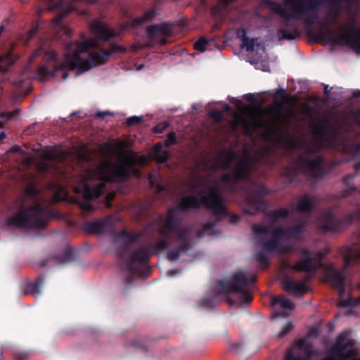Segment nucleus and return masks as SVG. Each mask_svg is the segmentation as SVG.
<instances>
[{
	"instance_id": "1",
	"label": "nucleus",
	"mask_w": 360,
	"mask_h": 360,
	"mask_svg": "<svg viewBox=\"0 0 360 360\" xmlns=\"http://www.w3.org/2000/svg\"><path fill=\"white\" fill-rule=\"evenodd\" d=\"M96 47V40L90 37L82 41L67 43L64 60L58 61V53L51 51L48 55L50 63L40 66L38 74L43 79H46L58 71L77 70L83 73L105 64L109 60V54L105 53V49H101L100 51H91Z\"/></svg>"
},
{
	"instance_id": "2",
	"label": "nucleus",
	"mask_w": 360,
	"mask_h": 360,
	"mask_svg": "<svg viewBox=\"0 0 360 360\" xmlns=\"http://www.w3.org/2000/svg\"><path fill=\"white\" fill-rule=\"evenodd\" d=\"M95 176L101 181L96 185L91 186L87 180H83L75 188V191L84 197V201L77 202L84 214L95 210L91 200L99 198L103 193L106 181L117 179L127 180L131 176V169L126 165H114L108 162L97 167Z\"/></svg>"
},
{
	"instance_id": "3",
	"label": "nucleus",
	"mask_w": 360,
	"mask_h": 360,
	"mask_svg": "<svg viewBox=\"0 0 360 360\" xmlns=\"http://www.w3.org/2000/svg\"><path fill=\"white\" fill-rule=\"evenodd\" d=\"M256 281V276H248L245 273L236 272L233 274L231 280L228 281H219L212 290V297H203L200 304L205 309H212L214 307V298L221 295L229 293L240 294V302L243 304H250L253 300L250 290Z\"/></svg>"
},
{
	"instance_id": "4",
	"label": "nucleus",
	"mask_w": 360,
	"mask_h": 360,
	"mask_svg": "<svg viewBox=\"0 0 360 360\" xmlns=\"http://www.w3.org/2000/svg\"><path fill=\"white\" fill-rule=\"evenodd\" d=\"M51 218L59 219L60 216L53 211H47L41 202H37L21 207L8 219L7 223L26 230H42Z\"/></svg>"
},
{
	"instance_id": "5",
	"label": "nucleus",
	"mask_w": 360,
	"mask_h": 360,
	"mask_svg": "<svg viewBox=\"0 0 360 360\" xmlns=\"http://www.w3.org/2000/svg\"><path fill=\"white\" fill-rule=\"evenodd\" d=\"M286 5L290 8V11L287 12L283 5L273 0H262V5L276 14L282 17L285 21V26L292 25L290 21L292 19L303 20L307 26L311 27L313 24L319 18V15L314 12L312 5L309 1L303 0H283Z\"/></svg>"
},
{
	"instance_id": "6",
	"label": "nucleus",
	"mask_w": 360,
	"mask_h": 360,
	"mask_svg": "<svg viewBox=\"0 0 360 360\" xmlns=\"http://www.w3.org/2000/svg\"><path fill=\"white\" fill-rule=\"evenodd\" d=\"M314 150L310 148L304 149V152L297 155L296 166H286L283 169L282 176L287 179L288 184L293 182L300 172L307 174L311 178L321 180L325 176L323 169L324 158L318 155L314 159H311L310 155Z\"/></svg>"
},
{
	"instance_id": "7",
	"label": "nucleus",
	"mask_w": 360,
	"mask_h": 360,
	"mask_svg": "<svg viewBox=\"0 0 360 360\" xmlns=\"http://www.w3.org/2000/svg\"><path fill=\"white\" fill-rule=\"evenodd\" d=\"M344 264L341 269L333 266L328 269V278L331 285L338 290L340 295L345 292V278L350 266L356 262H360V248L345 247L342 250Z\"/></svg>"
},
{
	"instance_id": "8",
	"label": "nucleus",
	"mask_w": 360,
	"mask_h": 360,
	"mask_svg": "<svg viewBox=\"0 0 360 360\" xmlns=\"http://www.w3.org/2000/svg\"><path fill=\"white\" fill-rule=\"evenodd\" d=\"M348 32L335 34L334 30L329 25L322 26L314 37L319 42H326L338 45H347L360 52V30L358 31L353 26L347 25Z\"/></svg>"
},
{
	"instance_id": "9",
	"label": "nucleus",
	"mask_w": 360,
	"mask_h": 360,
	"mask_svg": "<svg viewBox=\"0 0 360 360\" xmlns=\"http://www.w3.org/2000/svg\"><path fill=\"white\" fill-rule=\"evenodd\" d=\"M272 193L264 184L252 182L245 192L243 212L250 215L264 212L268 205L265 198Z\"/></svg>"
},
{
	"instance_id": "10",
	"label": "nucleus",
	"mask_w": 360,
	"mask_h": 360,
	"mask_svg": "<svg viewBox=\"0 0 360 360\" xmlns=\"http://www.w3.org/2000/svg\"><path fill=\"white\" fill-rule=\"evenodd\" d=\"M252 169V163L249 158L240 159L231 172L221 176V181L230 191L234 192L238 182L251 180Z\"/></svg>"
},
{
	"instance_id": "11",
	"label": "nucleus",
	"mask_w": 360,
	"mask_h": 360,
	"mask_svg": "<svg viewBox=\"0 0 360 360\" xmlns=\"http://www.w3.org/2000/svg\"><path fill=\"white\" fill-rule=\"evenodd\" d=\"M360 220V210L352 212L345 215L342 219L335 217L332 209L322 212L319 217L320 229L324 232H333L339 230L342 226L352 224L354 221Z\"/></svg>"
},
{
	"instance_id": "12",
	"label": "nucleus",
	"mask_w": 360,
	"mask_h": 360,
	"mask_svg": "<svg viewBox=\"0 0 360 360\" xmlns=\"http://www.w3.org/2000/svg\"><path fill=\"white\" fill-rule=\"evenodd\" d=\"M300 252L302 258L295 264H291L288 267L296 272L307 273L304 280L309 281L311 279L313 274L316 271L317 269L323 266V263L321 260L316 262L315 259L312 257V252L308 248H301Z\"/></svg>"
},
{
	"instance_id": "13",
	"label": "nucleus",
	"mask_w": 360,
	"mask_h": 360,
	"mask_svg": "<svg viewBox=\"0 0 360 360\" xmlns=\"http://www.w3.org/2000/svg\"><path fill=\"white\" fill-rule=\"evenodd\" d=\"M203 207L209 209L212 213L221 219L227 216L224 198L217 186H209V193L200 196Z\"/></svg>"
},
{
	"instance_id": "14",
	"label": "nucleus",
	"mask_w": 360,
	"mask_h": 360,
	"mask_svg": "<svg viewBox=\"0 0 360 360\" xmlns=\"http://www.w3.org/2000/svg\"><path fill=\"white\" fill-rule=\"evenodd\" d=\"M175 207L169 210L163 228L160 229L159 233L162 237H169L171 234H175L178 240H185L188 236H190V229L188 227H181L179 226L180 219L176 217Z\"/></svg>"
},
{
	"instance_id": "15",
	"label": "nucleus",
	"mask_w": 360,
	"mask_h": 360,
	"mask_svg": "<svg viewBox=\"0 0 360 360\" xmlns=\"http://www.w3.org/2000/svg\"><path fill=\"white\" fill-rule=\"evenodd\" d=\"M282 107L283 103L274 109L277 114L276 129L278 140L280 143L288 145V146L292 149H301V145L298 143L293 137H292L289 134H283L282 132L283 128L284 127H286L287 129L290 127L288 112L283 111Z\"/></svg>"
},
{
	"instance_id": "16",
	"label": "nucleus",
	"mask_w": 360,
	"mask_h": 360,
	"mask_svg": "<svg viewBox=\"0 0 360 360\" xmlns=\"http://www.w3.org/2000/svg\"><path fill=\"white\" fill-rule=\"evenodd\" d=\"M167 237L160 239L157 244H146L139 247L133 252L132 262L139 261L140 264L146 265L149 262L152 255L158 254L160 250H165L169 247Z\"/></svg>"
},
{
	"instance_id": "17",
	"label": "nucleus",
	"mask_w": 360,
	"mask_h": 360,
	"mask_svg": "<svg viewBox=\"0 0 360 360\" xmlns=\"http://www.w3.org/2000/svg\"><path fill=\"white\" fill-rule=\"evenodd\" d=\"M280 241L272 234V236L262 243V250L259 251L256 255L257 261L260 265L266 269L269 264L268 253L278 252L281 248Z\"/></svg>"
},
{
	"instance_id": "18",
	"label": "nucleus",
	"mask_w": 360,
	"mask_h": 360,
	"mask_svg": "<svg viewBox=\"0 0 360 360\" xmlns=\"http://www.w3.org/2000/svg\"><path fill=\"white\" fill-rule=\"evenodd\" d=\"M90 28L96 38L103 42L110 41L111 39L121 34V31L117 32L98 20H93L90 24Z\"/></svg>"
},
{
	"instance_id": "19",
	"label": "nucleus",
	"mask_w": 360,
	"mask_h": 360,
	"mask_svg": "<svg viewBox=\"0 0 360 360\" xmlns=\"http://www.w3.org/2000/svg\"><path fill=\"white\" fill-rule=\"evenodd\" d=\"M114 236L118 238L124 240L123 244L117 249V255L120 259L130 257V245L138 240L139 236L132 233L123 230L120 232H115Z\"/></svg>"
},
{
	"instance_id": "20",
	"label": "nucleus",
	"mask_w": 360,
	"mask_h": 360,
	"mask_svg": "<svg viewBox=\"0 0 360 360\" xmlns=\"http://www.w3.org/2000/svg\"><path fill=\"white\" fill-rule=\"evenodd\" d=\"M172 32V27L166 23L153 24L146 28L147 37L150 39H157L161 45L167 43V37L171 36Z\"/></svg>"
},
{
	"instance_id": "21",
	"label": "nucleus",
	"mask_w": 360,
	"mask_h": 360,
	"mask_svg": "<svg viewBox=\"0 0 360 360\" xmlns=\"http://www.w3.org/2000/svg\"><path fill=\"white\" fill-rule=\"evenodd\" d=\"M354 345V340L348 338V333L345 331L342 332L337 337L335 343L330 348L331 354L338 359L348 357L345 352L348 347H352Z\"/></svg>"
},
{
	"instance_id": "22",
	"label": "nucleus",
	"mask_w": 360,
	"mask_h": 360,
	"mask_svg": "<svg viewBox=\"0 0 360 360\" xmlns=\"http://www.w3.org/2000/svg\"><path fill=\"white\" fill-rule=\"evenodd\" d=\"M203 207L201 197L195 195H184L179 202L176 205L175 210L181 212H188L191 210H199Z\"/></svg>"
},
{
	"instance_id": "23",
	"label": "nucleus",
	"mask_w": 360,
	"mask_h": 360,
	"mask_svg": "<svg viewBox=\"0 0 360 360\" xmlns=\"http://www.w3.org/2000/svg\"><path fill=\"white\" fill-rule=\"evenodd\" d=\"M252 231L257 237L272 233L279 241L283 239H288L285 228L278 227L274 229L273 224H255L252 226Z\"/></svg>"
},
{
	"instance_id": "24",
	"label": "nucleus",
	"mask_w": 360,
	"mask_h": 360,
	"mask_svg": "<svg viewBox=\"0 0 360 360\" xmlns=\"http://www.w3.org/2000/svg\"><path fill=\"white\" fill-rule=\"evenodd\" d=\"M307 282L305 280L297 281L288 277L282 281V285L283 290L288 294L302 296L309 292V288L306 285Z\"/></svg>"
},
{
	"instance_id": "25",
	"label": "nucleus",
	"mask_w": 360,
	"mask_h": 360,
	"mask_svg": "<svg viewBox=\"0 0 360 360\" xmlns=\"http://www.w3.org/2000/svg\"><path fill=\"white\" fill-rule=\"evenodd\" d=\"M112 226L113 222L111 217H107L104 219H96L87 222L84 225V230L89 233L102 234Z\"/></svg>"
},
{
	"instance_id": "26",
	"label": "nucleus",
	"mask_w": 360,
	"mask_h": 360,
	"mask_svg": "<svg viewBox=\"0 0 360 360\" xmlns=\"http://www.w3.org/2000/svg\"><path fill=\"white\" fill-rule=\"evenodd\" d=\"M179 240L181 242L180 244L167 252V257L171 262L177 260L181 253H186L191 248V236H188L185 240Z\"/></svg>"
},
{
	"instance_id": "27",
	"label": "nucleus",
	"mask_w": 360,
	"mask_h": 360,
	"mask_svg": "<svg viewBox=\"0 0 360 360\" xmlns=\"http://www.w3.org/2000/svg\"><path fill=\"white\" fill-rule=\"evenodd\" d=\"M316 206L314 200L307 194L301 195L297 200V210L303 214H311Z\"/></svg>"
},
{
	"instance_id": "28",
	"label": "nucleus",
	"mask_w": 360,
	"mask_h": 360,
	"mask_svg": "<svg viewBox=\"0 0 360 360\" xmlns=\"http://www.w3.org/2000/svg\"><path fill=\"white\" fill-rule=\"evenodd\" d=\"M156 15V8L149 9L143 15L134 18L131 22V26L134 28L141 27L146 22L153 20Z\"/></svg>"
},
{
	"instance_id": "29",
	"label": "nucleus",
	"mask_w": 360,
	"mask_h": 360,
	"mask_svg": "<svg viewBox=\"0 0 360 360\" xmlns=\"http://www.w3.org/2000/svg\"><path fill=\"white\" fill-rule=\"evenodd\" d=\"M132 259L133 255L130 257L122 259V261H125L126 265L127 266L129 270V272L125 278L126 283L128 285H130L131 284L136 274L139 272V266H137L136 264H140L139 261L132 262Z\"/></svg>"
},
{
	"instance_id": "30",
	"label": "nucleus",
	"mask_w": 360,
	"mask_h": 360,
	"mask_svg": "<svg viewBox=\"0 0 360 360\" xmlns=\"http://www.w3.org/2000/svg\"><path fill=\"white\" fill-rule=\"evenodd\" d=\"M290 211L287 208H280L278 210H271L266 213V216L268 217L271 224L274 225L279 219H285L290 216Z\"/></svg>"
},
{
	"instance_id": "31",
	"label": "nucleus",
	"mask_w": 360,
	"mask_h": 360,
	"mask_svg": "<svg viewBox=\"0 0 360 360\" xmlns=\"http://www.w3.org/2000/svg\"><path fill=\"white\" fill-rule=\"evenodd\" d=\"M45 283V278L44 276H39L37 278L35 282L29 283L27 284L24 293L25 295H33L34 296L39 295L41 294L40 288Z\"/></svg>"
},
{
	"instance_id": "32",
	"label": "nucleus",
	"mask_w": 360,
	"mask_h": 360,
	"mask_svg": "<svg viewBox=\"0 0 360 360\" xmlns=\"http://www.w3.org/2000/svg\"><path fill=\"white\" fill-rule=\"evenodd\" d=\"M271 304L272 306L278 305L284 310H292L295 308V304L290 300L277 296L271 297Z\"/></svg>"
},
{
	"instance_id": "33",
	"label": "nucleus",
	"mask_w": 360,
	"mask_h": 360,
	"mask_svg": "<svg viewBox=\"0 0 360 360\" xmlns=\"http://www.w3.org/2000/svg\"><path fill=\"white\" fill-rule=\"evenodd\" d=\"M277 36L281 40H294L300 36V32L297 28L292 30L280 28L277 32Z\"/></svg>"
},
{
	"instance_id": "34",
	"label": "nucleus",
	"mask_w": 360,
	"mask_h": 360,
	"mask_svg": "<svg viewBox=\"0 0 360 360\" xmlns=\"http://www.w3.org/2000/svg\"><path fill=\"white\" fill-rule=\"evenodd\" d=\"M305 226L306 223L304 221H301L300 223L295 226H290L285 228L287 231L286 233L288 239L291 238H295L297 236L302 233Z\"/></svg>"
},
{
	"instance_id": "35",
	"label": "nucleus",
	"mask_w": 360,
	"mask_h": 360,
	"mask_svg": "<svg viewBox=\"0 0 360 360\" xmlns=\"http://www.w3.org/2000/svg\"><path fill=\"white\" fill-rule=\"evenodd\" d=\"M237 155L234 152L226 153L224 155L219 157V165L221 169L231 167L233 160Z\"/></svg>"
},
{
	"instance_id": "36",
	"label": "nucleus",
	"mask_w": 360,
	"mask_h": 360,
	"mask_svg": "<svg viewBox=\"0 0 360 360\" xmlns=\"http://www.w3.org/2000/svg\"><path fill=\"white\" fill-rule=\"evenodd\" d=\"M155 158L157 162L160 163L166 162L169 158V152L166 150H163L160 143H158L154 147Z\"/></svg>"
},
{
	"instance_id": "37",
	"label": "nucleus",
	"mask_w": 360,
	"mask_h": 360,
	"mask_svg": "<svg viewBox=\"0 0 360 360\" xmlns=\"http://www.w3.org/2000/svg\"><path fill=\"white\" fill-rule=\"evenodd\" d=\"M215 227V222L209 221L202 224V228L196 231V236L198 238H202L205 235H212L214 233Z\"/></svg>"
},
{
	"instance_id": "38",
	"label": "nucleus",
	"mask_w": 360,
	"mask_h": 360,
	"mask_svg": "<svg viewBox=\"0 0 360 360\" xmlns=\"http://www.w3.org/2000/svg\"><path fill=\"white\" fill-rule=\"evenodd\" d=\"M39 193V189L33 185H29L25 189V195L31 200H34V204L40 202L38 200Z\"/></svg>"
},
{
	"instance_id": "39",
	"label": "nucleus",
	"mask_w": 360,
	"mask_h": 360,
	"mask_svg": "<svg viewBox=\"0 0 360 360\" xmlns=\"http://www.w3.org/2000/svg\"><path fill=\"white\" fill-rule=\"evenodd\" d=\"M314 12L318 13L319 8L320 6L324 5L326 3H330L333 6H338L340 0H309Z\"/></svg>"
},
{
	"instance_id": "40",
	"label": "nucleus",
	"mask_w": 360,
	"mask_h": 360,
	"mask_svg": "<svg viewBox=\"0 0 360 360\" xmlns=\"http://www.w3.org/2000/svg\"><path fill=\"white\" fill-rule=\"evenodd\" d=\"M106 53L109 54V58L114 53H124L127 51V48L125 46L118 45L114 42H111L110 44V47L108 49H105Z\"/></svg>"
},
{
	"instance_id": "41",
	"label": "nucleus",
	"mask_w": 360,
	"mask_h": 360,
	"mask_svg": "<svg viewBox=\"0 0 360 360\" xmlns=\"http://www.w3.org/2000/svg\"><path fill=\"white\" fill-rule=\"evenodd\" d=\"M75 258V251L72 248H69L63 255L58 257L60 264H65L71 262Z\"/></svg>"
},
{
	"instance_id": "42",
	"label": "nucleus",
	"mask_w": 360,
	"mask_h": 360,
	"mask_svg": "<svg viewBox=\"0 0 360 360\" xmlns=\"http://www.w3.org/2000/svg\"><path fill=\"white\" fill-rule=\"evenodd\" d=\"M356 176V174H348L342 178V181L346 187L352 191H357V187L353 184V181Z\"/></svg>"
},
{
	"instance_id": "43",
	"label": "nucleus",
	"mask_w": 360,
	"mask_h": 360,
	"mask_svg": "<svg viewBox=\"0 0 360 360\" xmlns=\"http://www.w3.org/2000/svg\"><path fill=\"white\" fill-rule=\"evenodd\" d=\"M210 43V41L202 37H200L195 44H194V48L195 50L200 52H204L207 49V46H208Z\"/></svg>"
},
{
	"instance_id": "44",
	"label": "nucleus",
	"mask_w": 360,
	"mask_h": 360,
	"mask_svg": "<svg viewBox=\"0 0 360 360\" xmlns=\"http://www.w3.org/2000/svg\"><path fill=\"white\" fill-rule=\"evenodd\" d=\"M360 304V296L354 299L353 297H348L347 299H343L340 302V306L343 307H355Z\"/></svg>"
},
{
	"instance_id": "45",
	"label": "nucleus",
	"mask_w": 360,
	"mask_h": 360,
	"mask_svg": "<svg viewBox=\"0 0 360 360\" xmlns=\"http://www.w3.org/2000/svg\"><path fill=\"white\" fill-rule=\"evenodd\" d=\"M275 98H278L280 97H282L284 103H292V98L291 96H287L285 95V90L282 88L278 89L275 94H274Z\"/></svg>"
},
{
	"instance_id": "46",
	"label": "nucleus",
	"mask_w": 360,
	"mask_h": 360,
	"mask_svg": "<svg viewBox=\"0 0 360 360\" xmlns=\"http://www.w3.org/2000/svg\"><path fill=\"white\" fill-rule=\"evenodd\" d=\"M148 181L151 187L155 186L157 193H160L166 189L164 185L159 184H156L155 177L152 174H149L148 175Z\"/></svg>"
},
{
	"instance_id": "47",
	"label": "nucleus",
	"mask_w": 360,
	"mask_h": 360,
	"mask_svg": "<svg viewBox=\"0 0 360 360\" xmlns=\"http://www.w3.org/2000/svg\"><path fill=\"white\" fill-rule=\"evenodd\" d=\"M37 168L41 174L46 175L49 174L51 165L46 160H42L38 164Z\"/></svg>"
},
{
	"instance_id": "48",
	"label": "nucleus",
	"mask_w": 360,
	"mask_h": 360,
	"mask_svg": "<svg viewBox=\"0 0 360 360\" xmlns=\"http://www.w3.org/2000/svg\"><path fill=\"white\" fill-rule=\"evenodd\" d=\"M255 39H250L249 37H248L247 41H242L240 48L241 49L245 48V49L248 52H252L255 51Z\"/></svg>"
},
{
	"instance_id": "49",
	"label": "nucleus",
	"mask_w": 360,
	"mask_h": 360,
	"mask_svg": "<svg viewBox=\"0 0 360 360\" xmlns=\"http://www.w3.org/2000/svg\"><path fill=\"white\" fill-rule=\"evenodd\" d=\"M16 111H11L8 112H1L0 114V117L4 119V122L0 121V129L3 128L4 126V123L11 119H13L16 115Z\"/></svg>"
},
{
	"instance_id": "50",
	"label": "nucleus",
	"mask_w": 360,
	"mask_h": 360,
	"mask_svg": "<svg viewBox=\"0 0 360 360\" xmlns=\"http://www.w3.org/2000/svg\"><path fill=\"white\" fill-rule=\"evenodd\" d=\"M143 120V116H131L127 118L126 123L127 126L131 127L141 124Z\"/></svg>"
},
{
	"instance_id": "51",
	"label": "nucleus",
	"mask_w": 360,
	"mask_h": 360,
	"mask_svg": "<svg viewBox=\"0 0 360 360\" xmlns=\"http://www.w3.org/2000/svg\"><path fill=\"white\" fill-rule=\"evenodd\" d=\"M169 127V124L167 122H160L154 127L153 132L156 134H161L164 132Z\"/></svg>"
},
{
	"instance_id": "52",
	"label": "nucleus",
	"mask_w": 360,
	"mask_h": 360,
	"mask_svg": "<svg viewBox=\"0 0 360 360\" xmlns=\"http://www.w3.org/2000/svg\"><path fill=\"white\" fill-rule=\"evenodd\" d=\"M176 143V134L174 131L169 132L167 136V139L165 141V145L166 147H169L170 146L174 145Z\"/></svg>"
},
{
	"instance_id": "53",
	"label": "nucleus",
	"mask_w": 360,
	"mask_h": 360,
	"mask_svg": "<svg viewBox=\"0 0 360 360\" xmlns=\"http://www.w3.org/2000/svg\"><path fill=\"white\" fill-rule=\"evenodd\" d=\"M329 123V120L326 117L323 118L321 122H320V124L321 126V128L317 130V133L319 135L321 136H325L326 135V131H325V128L327 127L328 124Z\"/></svg>"
},
{
	"instance_id": "54",
	"label": "nucleus",
	"mask_w": 360,
	"mask_h": 360,
	"mask_svg": "<svg viewBox=\"0 0 360 360\" xmlns=\"http://www.w3.org/2000/svg\"><path fill=\"white\" fill-rule=\"evenodd\" d=\"M293 326L291 322H288L283 326L280 333H278L279 338H283L290 331L292 330Z\"/></svg>"
},
{
	"instance_id": "55",
	"label": "nucleus",
	"mask_w": 360,
	"mask_h": 360,
	"mask_svg": "<svg viewBox=\"0 0 360 360\" xmlns=\"http://www.w3.org/2000/svg\"><path fill=\"white\" fill-rule=\"evenodd\" d=\"M236 36L238 39L241 40V41H247V38L248 37L247 35V32L243 27H239L237 29Z\"/></svg>"
},
{
	"instance_id": "56",
	"label": "nucleus",
	"mask_w": 360,
	"mask_h": 360,
	"mask_svg": "<svg viewBox=\"0 0 360 360\" xmlns=\"http://www.w3.org/2000/svg\"><path fill=\"white\" fill-rule=\"evenodd\" d=\"M210 116L215 121L220 122L222 119L223 114L221 111L214 109L210 112Z\"/></svg>"
},
{
	"instance_id": "57",
	"label": "nucleus",
	"mask_w": 360,
	"mask_h": 360,
	"mask_svg": "<svg viewBox=\"0 0 360 360\" xmlns=\"http://www.w3.org/2000/svg\"><path fill=\"white\" fill-rule=\"evenodd\" d=\"M38 31V27H33L32 29H30L27 33H26V39L25 41V44L27 45L29 41L37 34Z\"/></svg>"
},
{
	"instance_id": "58",
	"label": "nucleus",
	"mask_w": 360,
	"mask_h": 360,
	"mask_svg": "<svg viewBox=\"0 0 360 360\" xmlns=\"http://www.w3.org/2000/svg\"><path fill=\"white\" fill-rule=\"evenodd\" d=\"M284 360H309L308 358H300L294 354L292 350H290L285 354Z\"/></svg>"
},
{
	"instance_id": "59",
	"label": "nucleus",
	"mask_w": 360,
	"mask_h": 360,
	"mask_svg": "<svg viewBox=\"0 0 360 360\" xmlns=\"http://www.w3.org/2000/svg\"><path fill=\"white\" fill-rule=\"evenodd\" d=\"M357 191H352L351 189H349V188H346L345 189H343L341 191L340 193V198H346L347 197L348 195L354 193H356Z\"/></svg>"
},
{
	"instance_id": "60",
	"label": "nucleus",
	"mask_w": 360,
	"mask_h": 360,
	"mask_svg": "<svg viewBox=\"0 0 360 360\" xmlns=\"http://www.w3.org/2000/svg\"><path fill=\"white\" fill-rule=\"evenodd\" d=\"M27 357V353L23 352H18L15 355V358L16 360H26Z\"/></svg>"
},
{
	"instance_id": "61",
	"label": "nucleus",
	"mask_w": 360,
	"mask_h": 360,
	"mask_svg": "<svg viewBox=\"0 0 360 360\" xmlns=\"http://www.w3.org/2000/svg\"><path fill=\"white\" fill-rule=\"evenodd\" d=\"M292 245L283 246V245H281V248L278 252H281V253H284V252H290L292 250Z\"/></svg>"
},
{
	"instance_id": "62",
	"label": "nucleus",
	"mask_w": 360,
	"mask_h": 360,
	"mask_svg": "<svg viewBox=\"0 0 360 360\" xmlns=\"http://www.w3.org/2000/svg\"><path fill=\"white\" fill-rule=\"evenodd\" d=\"M115 198V193H108L107 196H106V199H107V206L108 207H110L111 205V202Z\"/></svg>"
},
{
	"instance_id": "63",
	"label": "nucleus",
	"mask_w": 360,
	"mask_h": 360,
	"mask_svg": "<svg viewBox=\"0 0 360 360\" xmlns=\"http://www.w3.org/2000/svg\"><path fill=\"white\" fill-rule=\"evenodd\" d=\"M106 115H110L109 112H98L96 117L98 118L103 119Z\"/></svg>"
},
{
	"instance_id": "64",
	"label": "nucleus",
	"mask_w": 360,
	"mask_h": 360,
	"mask_svg": "<svg viewBox=\"0 0 360 360\" xmlns=\"http://www.w3.org/2000/svg\"><path fill=\"white\" fill-rule=\"evenodd\" d=\"M245 98L250 102H253L255 101V96L252 94H247L245 95Z\"/></svg>"
}]
</instances>
